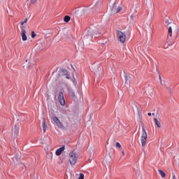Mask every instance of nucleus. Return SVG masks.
Here are the masks:
<instances>
[{"instance_id":"nucleus-25","label":"nucleus","mask_w":179,"mask_h":179,"mask_svg":"<svg viewBox=\"0 0 179 179\" xmlns=\"http://www.w3.org/2000/svg\"><path fill=\"white\" fill-rule=\"evenodd\" d=\"M112 8H114V9L117 10V6L115 5V3H113Z\"/></svg>"},{"instance_id":"nucleus-35","label":"nucleus","mask_w":179,"mask_h":179,"mask_svg":"<svg viewBox=\"0 0 179 179\" xmlns=\"http://www.w3.org/2000/svg\"><path fill=\"white\" fill-rule=\"evenodd\" d=\"M152 115H155V113H152Z\"/></svg>"},{"instance_id":"nucleus-2","label":"nucleus","mask_w":179,"mask_h":179,"mask_svg":"<svg viewBox=\"0 0 179 179\" xmlns=\"http://www.w3.org/2000/svg\"><path fill=\"white\" fill-rule=\"evenodd\" d=\"M143 134L141 137V146L143 148L146 145V142L148 141V132H146V129H145V127L142 126Z\"/></svg>"},{"instance_id":"nucleus-21","label":"nucleus","mask_w":179,"mask_h":179,"mask_svg":"<svg viewBox=\"0 0 179 179\" xmlns=\"http://www.w3.org/2000/svg\"><path fill=\"white\" fill-rule=\"evenodd\" d=\"M78 179H85V175L83 173H80Z\"/></svg>"},{"instance_id":"nucleus-10","label":"nucleus","mask_w":179,"mask_h":179,"mask_svg":"<svg viewBox=\"0 0 179 179\" xmlns=\"http://www.w3.org/2000/svg\"><path fill=\"white\" fill-rule=\"evenodd\" d=\"M19 126L17 124H15L14 127V136L15 138H17V135H19Z\"/></svg>"},{"instance_id":"nucleus-14","label":"nucleus","mask_w":179,"mask_h":179,"mask_svg":"<svg viewBox=\"0 0 179 179\" xmlns=\"http://www.w3.org/2000/svg\"><path fill=\"white\" fill-rule=\"evenodd\" d=\"M154 121L157 127V128H162V123H160V121L157 120V118H154Z\"/></svg>"},{"instance_id":"nucleus-4","label":"nucleus","mask_w":179,"mask_h":179,"mask_svg":"<svg viewBox=\"0 0 179 179\" xmlns=\"http://www.w3.org/2000/svg\"><path fill=\"white\" fill-rule=\"evenodd\" d=\"M117 37L120 43H125V40H127V35H125L124 32L121 31H117Z\"/></svg>"},{"instance_id":"nucleus-19","label":"nucleus","mask_w":179,"mask_h":179,"mask_svg":"<svg viewBox=\"0 0 179 179\" xmlns=\"http://www.w3.org/2000/svg\"><path fill=\"white\" fill-rule=\"evenodd\" d=\"M158 171L162 178H164V177H166V173L163 171L159 170Z\"/></svg>"},{"instance_id":"nucleus-9","label":"nucleus","mask_w":179,"mask_h":179,"mask_svg":"<svg viewBox=\"0 0 179 179\" xmlns=\"http://www.w3.org/2000/svg\"><path fill=\"white\" fill-rule=\"evenodd\" d=\"M64 150H65V146L61 147L60 148L56 150V155L61 156V155L62 154V152Z\"/></svg>"},{"instance_id":"nucleus-7","label":"nucleus","mask_w":179,"mask_h":179,"mask_svg":"<svg viewBox=\"0 0 179 179\" xmlns=\"http://www.w3.org/2000/svg\"><path fill=\"white\" fill-rule=\"evenodd\" d=\"M92 69L93 71L96 72V73L101 71V68L100 67V64H94L92 66Z\"/></svg>"},{"instance_id":"nucleus-22","label":"nucleus","mask_w":179,"mask_h":179,"mask_svg":"<svg viewBox=\"0 0 179 179\" xmlns=\"http://www.w3.org/2000/svg\"><path fill=\"white\" fill-rule=\"evenodd\" d=\"M125 79H126L125 84L129 85V82H128V76H125Z\"/></svg>"},{"instance_id":"nucleus-8","label":"nucleus","mask_w":179,"mask_h":179,"mask_svg":"<svg viewBox=\"0 0 179 179\" xmlns=\"http://www.w3.org/2000/svg\"><path fill=\"white\" fill-rule=\"evenodd\" d=\"M42 127L43 132L45 133V131H47V128H48V126L47 125V123H45V119L44 117H42Z\"/></svg>"},{"instance_id":"nucleus-27","label":"nucleus","mask_w":179,"mask_h":179,"mask_svg":"<svg viewBox=\"0 0 179 179\" xmlns=\"http://www.w3.org/2000/svg\"><path fill=\"white\" fill-rule=\"evenodd\" d=\"M15 157L16 160H19V155H15Z\"/></svg>"},{"instance_id":"nucleus-13","label":"nucleus","mask_w":179,"mask_h":179,"mask_svg":"<svg viewBox=\"0 0 179 179\" xmlns=\"http://www.w3.org/2000/svg\"><path fill=\"white\" fill-rule=\"evenodd\" d=\"M69 96H71V97H72L73 99H75L76 96H75V92H73V90H72L71 88H69Z\"/></svg>"},{"instance_id":"nucleus-3","label":"nucleus","mask_w":179,"mask_h":179,"mask_svg":"<svg viewBox=\"0 0 179 179\" xmlns=\"http://www.w3.org/2000/svg\"><path fill=\"white\" fill-rule=\"evenodd\" d=\"M69 162L71 166H75V164H76V162H78V155H76L75 151H73L69 154Z\"/></svg>"},{"instance_id":"nucleus-32","label":"nucleus","mask_w":179,"mask_h":179,"mask_svg":"<svg viewBox=\"0 0 179 179\" xmlns=\"http://www.w3.org/2000/svg\"><path fill=\"white\" fill-rule=\"evenodd\" d=\"M173 179H177V178H176V175H173Z\"/></svg>"},{"instance_id":"nucleus-5","label":"nucleus","mask_w":179,"mask_h":179,"mask_svg":"<svg viewBox=\"0 0 179 179\" xmlns=\"http://www.w3.org/2000/svg\"><path fill=\"white\" fill-rule=\"evenodd\" d=\"M20 29L22 41H27V36L26 35L27 34V31H26V29H24V27H20Z\"/></svg>"},{"instance_id":"nucleus-29","label":"nucleus","mask_w":179,"mask_h":179,"mask_svg":"<svg viewBox=\"0 0 179 179\" xmlns=\"http://www.w3.org/2000/svg\"><path fill=\"white\" fill-rule=\"evenodd\" d=\"M165 23H166V24H167V26H169V20H166V21H165Z\"/></svg>"},{"instance_id":"nucleus-30","label":"nucleus","mask_w":179,"mask_h":179,"mask_svg":"<svg viewBox=\"0 0 179 179\" xmlns=\"http://www.w3.org/2000/svg\"><path fill=\"white\" fill-rule=\"evenodd\" d=\"M131 19L132 21H134V15H131Z\"/></svg>"},{"instance_id":"nucleus-11","label":"nucleus","mask_w":179,"mask_h":179,"mask_svg":"<svg viewBox=\"0 0 179 179\" xmlns=\"http://www.w3.org/2000/svg\"><path fill=\"white\" fill-rule=\"evenodd\" d=\"M88 36H93L94 34H97V29H90V31H88Z\"/></svg>"},{"instance_id":"nucleus-16","label":"nucleus","mask_w":179,"mask_h":179,"mask_svg":"<svg viewBox=\"0 0 179 179\" xmlns=\"http://www.w3.org/2000/svg\"><path fill=\"white\" fill-rule=\"evenodd\" d=\"M122 8H121V7H117V8H114V7L113 8H112V12L113 13H118V12H120V10H122Z\"/></svg>"},{"instance_id":"nucleus-6","label":"nucleus","mask_w":179,"mask_h":179,"mask_svg":"<svg viewBox=\"0 0 179 179\" xmlns=\"http://www.w3.org/2000/svg\"><path fill=\"white\" fill-rule=\"evenodd\" d=\"M58 100L61 106H65V98L64 97V93L62 92H59Z\"/></svg>"},{"instance_id":"nucleus-33","label":"nucleus","mask_w":179,"mask_h":179,"mask_svg":"<svg viewBox=\"0 0 179 179\" xmlns=\"http://www.w3.org/2000/svg\"><path fill=\"white\" fill-rule=\"evenodd\" d=\"M148 115L149 117H150V115H152V113H148Z\"/></svg>"},{"instance_id":"nucleus-31","label":"nucleus","mask_w":179,"mask_h":179,"mask_svg":"<svg viewBox=\"0 0 179 179\" xmlns=\"http://www.w3.org/2000/svg\"><path fill=\"white\" fill-rule=\"evenodd\" d=\"M122 154L123 156H125V152L124 151H122Z\"/></svg>"},{"instance_id":"nucleus-15","label":"nucleus","mask_w":179,"mask_h":179,"mask_svg":"<svg viewBox=\"0 0 179 179\" xmlns=\"http://www.w3.org/2000/svg\"><path fill=\"white\" fill-rule=\"evenodd\" d=\"M168 36L169 37H173V27H169L168 29Z\"/></svg>"},{"instance_id":"nucleus-12","label":"nucleus","mask_w":179,"mask_h":179,"mask_svg":"<svg viewBox=\"0 0 179 179\" xmlns=\"http://www.w3.org/2000/svg\"><path fill=\"white\" fill-rule=\"evenodd\" d=\"M28 21H29V18H25V19L22 20L20 22L21 27H24V24H26V23H27Z\"/></svg>"},{"instance_id":"nucleus-1","label":"nucleus","mask_w":179,"mask_h":179,"mask_svg":"<svg viewBox=\"0 0 179 179\" xmlns=\"http://www.w3.org/2000/svg\"><path fill=\"white\" fill-rule=\"evenodd\" d=\"M52 120L59 129L65 130L66 128H68V127H69V122H68V121H64V123H62L61 121H59V119L55 116L53 117Z\"/></svg>"},{"instance_id":"nucleus-26","label":"nucleus","mask_w":179,"mask_h":179,"mask_svg":"<svg viewBox=\"0 0 179 179\" xmlns=\"http://www.w3.org/2000/svg\"><path fill=\"white\" fill-rule=\"evenodd\" d=\"M159 78L161 85H163V83L162 82V76L160 75L159 76Z\"/></svg>"},{"instance_id":"nucleus-23","label":"nucleus","mask_w":179,"mask_h":179,"mask_svg":"<svg viewBox=\"0 0 179 179\" xmlns=\"http://www.w3.org/2000/svg\"><path fill=\"white\" fill-rule=\"evenodd\" d=\"M36 2H37V0H31V3H32V5H34Z\"/></svg>"},{"instance_id":"nucleus-28","label":"nucleus","mask_w":179,"mask_h":179,"mask_svg":"<svg viewBox=\"0 0 179 179\" xmlns=\"http://www.w3.org/2000/svg\"><path fill=\"white\" fill-rule=\"evenodd\" d=\"M66 79H71V77L69 76V73H68V75L66 76Z\"/></svg>"},{"instance_id":"nucleus-24","label":"nucleus","mask_w":179,"mask_h":179,"mask_svg":"<svg viewBox=\"0 0 179 179\" xmlns=\"http://www.w3.org/2000/svg\"><path fill=\"white\" fill-rule=\"evenodd\" d=\"M116 148H121V144H120V143H116Z\"/></svg>"},{"instance_id":"nucleus-20","label":"nucleus","mask_w":179,"mask_h":179,"mask_svg":"<svg viewBox=\"0 0 179 179\" xmlns=\"http://www.w3.org/2000/svg\"><path fill=\"white\" fill-rule=\"evenodd\" d=\"M31 38H36V33L34 32V31H33L31 34Z\"/></svg>"},{"instance_id":"nucleus-17","label":"nucleus","mask_w":179,"mask_h":179,"mask_svg":"<svg viewBox=\"0 0 179 179\" xmlns=\"http://www.w3.org/2000/svg\"><path fill=\"white\" fill-rule=\"evenodd\" d=\"M71 20V17L69 15H66L64 17V22H66V23H68Z\"/></svg>"},{"instance_id":"nucleus-34","label":"nucleus","mask_w":179,"mask_h":179,"mask_svg":"<svg viewBox=\"0 0 179 179\" xmlns=\"http://www.w3.org/2000/svg\"><path fill=\"white\" fill-rule=\"evenodd\" d=\"M164 48H167V45L165 44V45H164Z\"/></svg>"},{"instance_id":"nucleus-36","label":"nucleus","mask_w":179,"mask_h":179,"mask_svg":"<svg viewBox=\"0 0 179 179\" xmlns=\"http://www.w3.org/2000/svg\"><path fill=\"white\" fill-rule=\"evenodd\" d=\"M51 159H52V156H51Z\"/></svg>"},{"instance_id":"nucleus-18","label":"nucleus","mask_w":179,"mask_h":179,"mask_svg":"<svg viewBox=\"0 0 179 179\" xmlns=\"http://www.w3.org/2000/svg\"><path fill=\"white\" fill-rule=\"evenodd\" d=\"M61 73L62 75H63V76H68V71H66V69H62L61 70Z\"/></svg>"}]
</instances>
